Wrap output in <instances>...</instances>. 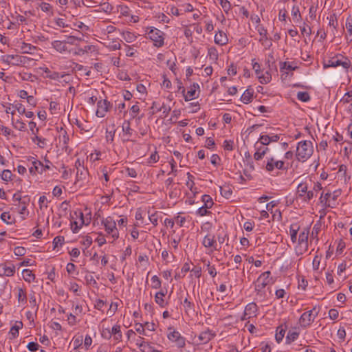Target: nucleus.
Segmentation results:
<instances>
[{"mask_svg": "<svg viewBox=\"0 0 352 352\" xmlns=\"http://www.w3.org/2000/svg\"><path fill=\"white\" fill-rule=\"evenodd\" d=\"M270 274L271 273L270 271L265 272L258 276L255 282L254 289L256 292V296L260 298H264L265 296L264 288L270 283L271 280L270 278Z\"/></svg>", "mask_w": 352, "mask_h": 352, "instance_id": "nucleus-3", "label": "nucleus"}, {"mask_svg": "<svg viewBox=\"0 0 352 352\" xmlns=\"http://www.w3.org/2000/svg\"><path fill=\"white\" fill-rule=\"evenodd\" d=\"M102 224L104 226L107 234L111 235L113 241L118 239L119 232L116 228V223L111 217L102 219Z\"/></svg>", "mask_w": 352, "mask_h": 352, "instance_id": "nucleus-6", "label": "nucleus"}, {"mask_svg": "<svg viewBox=\"0 0 352 352\" xmlns=\"http://www.w3.org/2000/svg\"><path fill=\"white\" fill-rule=\"evenodd\" d=\"M289 166H292L289 162L283 160H277L274 157H271L267 158L265 164V169L268 172H272L274 169L287 170L289 168Z\"/></svg>", "mask_w": 352, "mask_h": 352, "instance_id": "nucleus-7", "label": "nucleus"}, {"mask_svg": "<svg viewBox=\"0 0 352 352\" xmlns=\"http://www.w3.org/2000/svg\"><path fill=\"white\" fill-rule=\"evenodd\" d=\"M197 89H199V85L197 83L194 82L190 86V90L188 91L186 93V92L184 93V95L183 96L184 98V100L186 101H188V100H190L196 98L197 96L195 95H196Z\"/></svg>", "mask_w": 352, "mask_h": 352, "instance_id": "nucleus-18", "label": "nucleus"}, {"mask_svg": "<svg viewBox=\"0 0 352 352\" xmlns=\"http://www.w3.org/2000/svg\"><path fill=\"white\" fill-rule=\"evenodd\" d=\"M23 279L28 283L32 282L35 278L34 274L29 269H25L23 270Z\"/></svg>", "mask_w": 352, "mask_h": 352, "instance_id": "nucleus-34", "label": "nucleus"}, {"mask_svg": "<svg viewBox=\"0 0 352 352\" xmlns=\"http://www.w3.org/2000/svg\"><path fill=\"white\" fill-rule=\"evenodd\" d=\"M329 25L330 26L333 27L335 29L337 28V26H338V19H337V16H336V14H331L330 16Z\"/></svg>", "mask_w": 352, "mask_h": 352, "instance_id": "nucleus-57", "label": "nucleus"}, {"mask_svg": "<svg viewBox=\"0 0 352 352\" xmlns=\"http://www.w3.org/2000/svg\"><path fill=\"white\" fill-rule=\"evenodd\" d=\"M300 230V226L296 223L291 224L289 227V234L291 237V241L292 243H295L297 241V234Z\"/></svg>", "mask_w": 352, "mask_h": 352, "instance_id": "nucleus-23", "label": "nucleus"}, {"mask_svg": "<svg viewBox=\"0 0 352 352\" xmlns=\"http://www.w3.org/2000/svg\"><path fill=\"white\" fill-rule=\"evenodd\" d=\"M208 55L209 58L213 60H217L218 59V52L214 47L208 48Z\"/></svg>", "mask_w": 352, "mask_h": 352, "instance_id": "nucleus-44", "label": "nucleus"}, {"mask_svg": "<svg viewBox=\"0 0 352 352\" xmlns=\"http://www.w3.org/2000/svg\"><path fill=\"white\" fill-rule=\"evenodd\" d=\"M316 308L314 307L311 310L304 312L300 319L299 324L302 328H307L314 321V319L318 316V311H316Z\"/></svg>", "mask_w": 352, "mask_h": 352, "instance_id": "nucleus-8", "label": "nucleus"}, {"mask_svg": "<svg viewBox=\"0 0 352 352\" xmlns=\"http://www.w3.org/2000/svg\"><path fill=\"white\" fill-rule=\"evenodd\" d=\"M214 42L215 43L223 45L227 43L228 42V38L225 32L223 31H219L215 35H214Z\"/></svg>", "mask_w": 352, "mask_h": 352, "instance_id": "nucleus-24", "label": "nucleus"}, {"mask_svg": "<svg viewBox=\"0 0 352 352\" xmlns=\"http://www.w3.org/2000/svg\"><path fill=\"white\" fill-rule=\"evenodd\" d=\"M0 273L6 276H12L15 273V266L12 264L10 265H0Z\"/></svg>", "mask_w": 352, "mask_h": 352, "instance_id": "nucleus-17", "label": "nucleus"}, {"mask_svg": "<svg viewBox=\"0 0 352 352\" xmlns=\"http://www.w3.org/2000/svg\"><path fill=\"white\" fill-rule=\"evenodd\" d=\"M228 239V235L224 232H221L217 233V241L218 243L219 247H221V245L225 242L226 239Z\"/></svg>", "mask_w": 352, "mask_h": 352, "instance_id": "nucleus-42", "label": "nucleus"}, {"mask_svg": "<svg viewBox=\"0 0 352 352\" xmlns=\"http://www.w3.org/2000/svg\"><path fill=\"white\" fill-rule=\"evenodd\" d=\"M309 234V229L308 228H304L299 234L298 239H297L298 245L301 248L300 254L305 252L308 249V236Z\"/></svg>", "mask_w": 352, "mask_h": 352, "instance_id": "nucleus-11", "label": "nucleus"}, {"mask_svg": "<svg viewBox=\"0 0 352 352\" xmlns=\"http://www.w3.org/2000/svg\"><path fill=\"white\" fill-rule=\"evenodd\" d=\"M338 194H336V192H334L333 194L328 192L325 193L324 195L322 194L320 200L322 204L326 207L333 208L335 206V201L337 199Z\"/></svg>", "mask_w": 352, "mask_h": 352, "instance_id": "nucleus-13", "label": "nucleus"}, {"mask_svg": "<svg viewBox=\"0 0 352 352\" xmlns=\"http://www.w3.org/2000/svg\"><path fill=\"white\" fill-rule=\"evenodd\" d=\"M255 147L256 148V151L254 154V158L255 160H260L263 158V157L265 155L268 148L265 146H258V142H256L255 144Z\"/></svg>", "mask_w": 352, "mask_h": 352, "instance_id": "nucleus-21", "label": "nucleus"}, {"mask_svg": "<svg viewBox=\"0 0 352 352\" xmlns=\"http://www.w3.org/2000/svg\"><path fill=\"white\" fill-rule=\"evenodd\" d=\"M82 340H83L82 336H79L73 340V345H74V349H77L82 345Z\"/></svg>", "mask_w": 352, "mask_h": 352, "instance_id": "nucleus-61", "label": "nucleus"}, {"mask_svg": "<svg viewBox=\"0 0 352 352\" xmlns=\"http://www.w3.org/2000/svg\"><path fill=\"white\" fill-rule=\"evenodd\" d=\"M312 181L311 179L306 180L298 184L297 186V195L298 197L302 199L303 201L308 202L311 200L316 194L311 190Z\"/></svg>", "mask_w": 352, "mask_h": 352, "instance_id": "nucleus-2", "label": "nucleus"}, {"mask_svg": "<svg viewBox=\"0 0 352 352\" xmlns=\"http://www.w3.org/2000/svg\"><path fill=\"white\" fill-rule=\"evenodd\" d=\"M160 159V156L155 148V151L151 154L150 157L148 158L147 163L148 164H153L158 162Z\"/></svg>", "mask_w": 352, "mask_h": 352, "instance_id": "nucleus-46", "label": "nucleus"}, {"mask_svg": "<svg viewBox=\"0 0 352 352\" xmlns=\"http://www.w3.org/2000/svg\"><path fill=\"white\" fill-rule=\"evenodd\" d=\"M15 58V61H13L12 65L19 66L24 65L31 60L30 58L23 56H19L16 57H14Z\"/></svg>", "mask_w": 352, "mask_h": 352, "instance_id": "nucleus-31", "label": "nucleus"}, {"mask_svg": "<svg viewBox=\"0 0 352 352\" xmlns=\"http://www.w3.org/2000/svg\"><path fill=\"white\" fill-rule=\"evenodd\" d=\"M183 305L185 307L186 311H190L194 309V304L189 301L187 298H186L183 302Z\"/></svg>", "mask_w": 352, "mask_h": 352, "instance_id": "nucleus-60", "label": "nucleus"}, {"mask_svg": "<svg viewBox=\"0 0 352 352\" xmlns=\"http://www.w3.org/2000/svg\"><path fill=\"white\" fill-rule=\"evenodd\" d=\"M17 299L19 304L24 305L27 302V296L25 289L21 287H17Z\"/></svg>", "mask_w": 352, "mask_h": 352, "instance_id": "nucleus-25", "label": "nucleus"}, {"mask_svg": "<svg viewBox=\"0 0 352 352\" xmlns=\"http://www.w3.org/2000/svg\"><path fill=\"white\" fill-rule=\"evenodd\" d=\"M292 15L293 16L294 20L296 21V22H298L300 20H301V15L298 6H293L292 10Z\"/></svg>", "mask_w": 352, "mask_h": 352, "instance_id": "nucleus-43", "label": "nucleus"}, {"mask_svg": "<svg viewBox=\"0 0 352 352\" xmlns=\"http://www.w3.org/2000/svg\"><path fill=\"white\" fill-rule=\"evenodd\" d=\"M285 329H283L281 327L277 328L276 333L275 335V339L278 343H280L283 340V339L285 336Z\"/></svg>", "mask_w": 352, "mask_h": 352, "instance_id": "nucleus-40", "label": "nucleus"}, {"mask_svg": "<svg viewBox=\"0 0 352 352\" xmlns=\"http://www.w3.org/2000/svg\"><path fill=\"white\" fill-rule=\"evenodd\" d=\"M215 336V333H213L211 330L207 329L201 332L199 336V339L204 343H207L210 340H211Z\"/></svg>", "mask_w": 352, "mask_h": 352, "instance_id": "nucleus-19", "label": "nucleus"}, {"mask_svg": "<svg viewBox=\"0 0 352 352\" xmlns=\"http://www.w3.org/2000/svg\"><path fill=\"white\" fill-rule=\"evenodd\" d=\"M168 333L167 338L170 341L175 342L176 346L179 348L185 346L186 338L182 336L179 331L175 330L172 327H168Z\"/></svg>", "mask_w": 352, "mask_h": 352, "instance_id": "nucleus-9", "label": "nucleus"}, {"mask_svg": "<svg viewBox=\"0 0 352 352\" xmlns=\"http://www.w3.org/2000/svg\"><path fill=\"white\" fill-rule=\"evenodd\" d=\"M69 54H72L75 56H80L84 54L82 52V47L78 43V46H76L75 48H71L69 50Z\"/></svg>", "mask_w": 352, "mask_h": 352, "instance_id": "nucleus-50", "label": "nucleus"}, {"mask_svg": "<svg viewBox=\"0 0 352 352\" xmlns=\"http://www.w3.org/2000/svg\"><path fill=\"white\" fill-rule=\"evenodd\" d=\"M64 41L66 43L67 45H72L78 46V43H80V41H82V38L74 36H67L66 39Z\"/></svg>", "mask_w": 352, "mask_h": 352, "instance_id": "nucleus-35", "label": "nucleus"}, {"mask_svg": "<svg viewBox=\"0 0 352 352\" xmlns=\"http://www.w3.org/2000/svg\"><path fill=\"white\" fill-rule=\"evenodd\" d=\"M297 99L302 102H308L311 98L308 92L307 91H299L297 94Z\"/></svg>", "mask_w": 352, "mask_h": 352, "instance_id": "nucleus-39", "label": "nucleus"}, {"mask_svg": "<svg viewBox=\"0 0 352 352\" xmlns=\"http://www.w3.org/2000/svg\"><path fill=\"white\" fill-rule=\"evenodd\" d=\"M112 104L107 100H100L97 102L96 116L99 118H103L106 113L111 109Z\"/></svg>", "mask_w": 352, "mask_h": 352, "instance_id": "nucleus-12", "label": "nucleus"}, {"mask_svg": "<svg viewBox=\"0 0 352 352\" xmlns=\"http://www.w3.org/2000/svg\"><path fill=\"white\" fill-rule=\"evenodd\" d=\"M313 151L314 148L311 141H301L296 148V158L298 161L304 162L311 156Z\"/></svg>", "mask_w": 352, "mask_h": 352, "instance_id": "nucleus-1", "label": "nucleus"}, {"mask_svg": "<svg viewBox=\"0 0 352 352\" xmlns=\"http://www.w3.org/2000/svg\"><path fill=\"white\" fill-rule=\"evenodd\" d=\"M279 138L275 135L272 138H270L268 135H262L260 138V144L261 146L267 145L271 141H276Z\"/></svg>", "mask_w": 352, "mask_h": 352, "instance_id": "nucleus-33", "label": "nucleus"}, {"mask_svg": "<svg viewBox=\"0 0 352 352\" xmlns=\"http://www.w3.org/2000/svg\"><path fill=\"white\" fill-rule=\"evenodd\" d=\"M259 41L262 43L265 49H270L272 45L271 40L269 39L267 36H265V38H260Z\"/></svg>", "mask_w": 352, "mask_h": 352, "instance_id": "nucleus-56", "label": "nucleus"}, {"mask_svg": "<svg viewBox=\"0 0 352 352\" xmlns=\"http://www.w3.org/2000/svg\"><path fill=\"white\" fill-rule=\"evenodd\" d=\"M65 241V239L62 236H56L54 239L53 243L54 245V248H58V246H61Z\"/></svg>", "mask_w": 352, "mask_h": 352, "instance_id": "nucleus-53", "label": "nucleus"}, {"mask_svg": "<svg viewBox=\"0 0 352 352\" xmlns=\"http://www.w3.org/2000/svg\"><path fill=\"white\" fill-rule=\"evenodd\" d=\"M30 199L28 196H24L21 203L15 204L16 206L19 207L18 212L21 214H24L27 211V206L30 203Z\"/></svg>", "mask_w": 352, "mask_h": 352, "instance_id": "nucleus-20", "label": "nucleus"}, {"mask_svg": "<svg viewBox=\"0 0 352 352\" xmlns=\"http://www.w3.org/2000/svg\"><path fill=\"white\" fill-rule=\"evenodd\" d=\"M20 48L23 54H31V51L36 50V47L30 43L22 42Z\"/></svg>", "mask_w": 352, "mask_h": 352, "instance_id": "nucleus-32", "label": "nucleus"}, {"mask_svg": "<svg viewBox=\"0 0 352 352\" xmlns=\"http://www.w3.org/2000/svg\"><path fill=\"white\" fill-rule=\"evenodd\" d=\"M222 146L225 151H232L234 148V142L232 140H224Z\"/></svg>", "mask_w": 352, "mask_h": 352, "instance_id": "nucleus-38", "label": "nucleus"}, {"mask_svg": "<svg viewBox=\"0 0 352 352\" xmlns=\"http://www.w3.org/2000/svg\"><path fill=\"white\" fill-rule=\"evenodd\" d=\"M166 294H167V289H162L160 292H157L155 295V301L161 307H164L167 305V302L165 301V300L164 298Z\"/></svg>", "mask_w": 352, "mask_h": 352, "instance_id": "nucleus-16", "label": "nucleus"}, {"mask_svg": "<svg viewBox=\"0 0 352 352\" xmlns=\"http://www.w3.org/2000/svg\"><path fill=\"white\" fill-rule=\"evenodd\" d=\"M111 335L113 336L115 340L118 342L122 340V334L119 324H116L112 327Z\"/></svg>", "mask_w": 352, "mask_h": 352, "instance_id": "nucleus-27", "label": "nucleus"}, {"mask_svg": "<svg viewBox=\"0 0 352 352\" xmlns=\"http://www.w3.org/2000/svg\"><path fill=\"white\" fill-rule=\"evenodd\" d=\"M12 175V172L10 170H3L1 173V179L8 182L11 179Z\"/></svg>", "mask_w": 352, "mask_h": 352, "instance_id": "nucleus-55", "label": "nucleus"}, {"mask_svg": "<svg viewBox=\"0 0 352 352\" xmlns=\"http://www.w3.org/2000/svg\"><path fill=\"white\" fill-rule=\"evenodd\" d=\"M298 67L296 66L293 67L289 63H287V62H280V70L283 73L282 78H283V75L285 74L287 75V72H285V70L287 71H292L296 69Z\"/></svg>", "mask_w": 352, "mask_h": 352, "instance_id": "nucleus-28", "label": "nucleus"}, {"mask_svg": "<svg viewBox=\"0 0 352 352\" xmlns=\"http://www.w3.org/2000/svg\"><path fill=\"white\" fill-rule=\"evenodd\" d=\"M339 55H336L328 60L327 64L324 65V67H336L338 66H342L344 69H348L351 67V61L347 58H344L345 60L342 61L338 58Z\"/></svg>", "mask_w": 352, "mask_h": 352, "instance_id": "nucleus-10", "label": "nucleus"}, {"mask_svg": "<svg viewBox=\"0 0 352 352\" xmlns=\"http://www.w3.org/2000/svg\"><path fill=\"white\" fill-rule=\"evenodd\" d=\"M253 98V91L246 89L241 97V100L244 104H248L252 102Z\"/></svg>", "mask_w": 352, "mask_h": 352, "instance_id": "nucleus-29", "label": "nucleus"}, {"mask_svg": "<svg viewBox=\"0 0 352 352\" xmlns=\"http://www.w3.org/2000/svg\"><path fill=\"white\" fill-rule=\"evenodd\" d=\"M202 201L206 208H210L213 205V201L210 195H204L202 196Z\"/></svg>", "mask_w": 352, "mask_h": 352, "instance_id": "nucleus-48", "label": "nucleus"}, {"mask_svg": "<svg viewBox=\"0 0 352 352\" xmlns=\"http://www.w3.org/2000/svg\"><path fill=\"white\" fill-rule=\"evenodd\" d=\"M152 287L159 289L161 287L162 282L157 276L155 275L151 278Z\"/></svg>", "mask_w": 352, "mask_h": 352, "instance_id": "nucleus-49", "label": "nucleus"}, {"mask_svg": "<svg viewBox=\"0 0 352 352\" xmlns=\"http://www.w3.org/2000/svg\"><path fill=\"white\" fill-rule=\"evenodd\" d=\"M320 264V258L318 255H316L314 258V260L312 262L313 269L314 271H317L319 270Z\"/></svg>", "mask_w": 352, "mask_h": 352, "instance_id": "nucleus-59", "label": "nucleus"}, {"mask_svg": "<svg viewBox=\"0 0 352 352\" xmlns=\"http://www.w3.org/2000/svg\"><path fill=\"white\" fill-rule=\"evenodd\" d=\"M23 327V323L21 321H16L10 331L11 338H15L19 336V330Z\"/></svg>", "mask_w": 352, "mask_h": 352, "instance_id": "nucleus-26", "label": "nucleus"}, {"mask_svg": "<svg viewBox=\"0 0 352 352\" xmlns=\"http://www.w3.org/2000/svg\"><path fill=\"white\" fill-rule=\"evenodd\" d=\"M150 221L153 224L154 226L158 224V213L155 212L148 217Z\"/></svg>", "mask_w": 352, "mask_h": 352, "instance_id": "nucleus-63", "label": "nucleus"}, {"mask_svg": "<svg viewBox=\"0 0 352 352\" xmlns=\"http://www.w3.org/2000/svg\"><path fill=\"white\" fill-rule=\"evenodd\" d=\"M219 4L226 13H228L232 8V5L228 0H219Z\"/></svg>", "mask_w": 352, "mask_h": 352, "instance_id": "nucleus-45", "label": "nucleus"}, {"mask_svg": "<svg viewBox=\"0 0 352 352\" xmlns=\"http://www.w3.org/2000/svg\"><path fill=\"white\" fill-rule=\"evenodd\" d=\"M123 38L127 43H132L135 40L136 36L132 32H126L123 33Z\"/></svg>", "mask_w": 352, "mask_h": 352, "instance_id": "nucleus-47", "label": "nucleus"}, {"mask_svg": "<svg viewBox=\"0 0 352 352\" xmlns=\"http://www.w3.org/2000/svg\"><path fill=\"white\" fill-rule=\"evenodd\" d=\"M34 136L31 138L32 141L36 143L39 147L43 148L46 145V140L45 138H41L36 135V133H33Z\"/></svg>", "mask_w": 352, "mask_h": 352, "instance_id": "nucleus-36", "label": "nucleus"}, {"mask_svg": "<svg viewBox=\"0 0 352 352\" xmlns=\"http://www.w3.org/2000/svg\"><path fill=\"white\" fill-rule=\"evenodd\" d=\"M202 245L208 250L207 254H212L214 251H219L221 247H219L216 236L212 233H207L204 237Z\"/></svg>", "mask_w": 352, "mask_h": 352, "instance_id": "nucleus-5", "label": "nucleus"}, {"mask_svg": "<svg viewBox=\"0 0 352 352\" xmlns=\"http://www.w3.org/2000/svg\"><path fill=\"white\" fill-rule=\"evenodd\" d=\"M257 310V305L254 302L249 303L245 306V316L251 318L252 316L256 315Z\"/></svg>", "mask_w": 352, "mask_h": 352, "instance_id": "nucleus-22", "label": "nucleus"}, {"mask_svg": "<svg viewBox=\"0 0 352 352\" xmlns=\"http://www.w3.org/2000/svg\"><path fill=\"white\" fill-rule=\"evenodd\" d=\"M107 47L111 50H117L121 48V45L117 41H112L111 43H109Z\"/></svg>", "mask_w": 352, "mask_h": 352, "instance_id": "nucleus-54", "label": "nucleus"}, {"mask_svg": "<svg viewBox=\"0 0 352 352\" xmlns=\"http://www.w3.org/2000/svg\"><path fill=\"white\" fill-rule=\"evenodd\" d=\"M258 78L259 82L261 84H267L272 80V76H269L267 75H264V74L258 75Z\"/></svg>", "mask_w": 352, "mask_h": 352, "instance_id": "nucleus-52", "label": "nucleus"}, {"mask_svg": "<svg viewBox=\"0 0 352 352\" xmlns=\"http://www.w3.org/2000/svg\"><path fill=\"white\" fill-rule=\"evenodd\" d=\"M66 271L70 275L78 274V272L76 270V266L72 263H67L66 266Z\"/></svg>", "mask_w": 352, "mask_h": 352, "instance_id": "nucleus-41", "label": "nucleus"}, {"mask_svg": "<svg viewBox=\"0 0 352 352\" xmlns=\"http://www.w3.org/2000/svg\"><path fill=\"white\" fill-rule=\"evenodd\" d=\"M11 219L12 218L9 212H4L1 214V219L7 224L12 223V221H10Z\"/></svg>", "mask_w": 352, "mask_h": 352, "instance_id": "nucleus-58", "label": "nucleus"}, {"mask_svg": "<svg viewBox=\"0 0 352 352\" xmlns=\"http://www.w3.org/2000/svg\"><path fill=\"white\" fill-rule=\"evenodd\" d=\"M39 344L37 342H29L27 345V348L29 351L32 352H34L38 349Z\"/></svg>", "mask_w": 352, "mask_h": 352, "instance_id": "nucleus-62", "label": "nucleus"}, {"mask_svg": "<svg viewBox=\"0 0 352 352\" xmlns=\"http://www.w3.org/2000/svg\"><path fill=\"white\" fill-rule=\"evenodd\" d=\"M28 161L32 164V166L29 168L31 174L42 173L45 170L44 164L39 160H35L34 157H30Z\"/></svg>", "mask_w": 352, "mask_h": 352, "instance_id": "nucleus-14", "label": "nucleus"}, {"mask_svg": "<svg viewBox=\"0 0 352 352\" xmlns=\"http://www.w3.org/2000/svg\"><path fill=\"white\" fill-rule=\"evenodd\" d=\"M16 56H19V55H3L1 56V60L7 65H12L13 61H15V58L14 57Z\"/></svg>", "mask_w": 352, "mask_h": 352, "instance_id": "nucleus-37", "label": "nucleus"}, {"mask_svg": "<svg viewBox=\"0 0 352 352\" xmlns=\"http://www.w3.org/2000/svg\"><path fill=\"white\" fill-rule=\"evenodd\" d=\"M146 34L148 35V38L153 42L155 47H161L164 45L165 34L162 31L154 27H149L147 28Z\"/></svg>", "mask_w": 352, "mask_h": 352, "instance_id": "nucleus-4", "label": "nucleus"}, {"mask_svg": "<svg viewBox=\"0 0 352 352\" xmlns=\"http://www.w3.org/2000/svg\"><path fill=\"white\" fill-rule=\"evenodd\" d=\"M299 336V333L297 331H289L287 335L285 338V343L287 344H290L292 342H294L298 339Z\"/></svg>", "mask_w": 352, "mask_h": 352, "instance_id": "nucleus-30", "label": "nucleus"}, {"mask_svg": "<svg viewBox=\"0 0 352 352\" xmlns=\"http://www.w3.org/2000/svg\"><path fill=\"white\" fill-rule=\"evenodd\" d=\"M346 28L347 32L350 34L352 35V18L349 16L346 21Z\"/></svg>", "mask_w": 352, "mask_h": 352, "instance_id": "nucleus-64", "label": "nucleus"}, {"mask_svg": "<svg viewBox=\"0 0 352 352\" xmlns=\"http://www.w3.org/2000/svg\"><path fill=\"white\" fill-rule=\"evenodd\" d=\"M52 46L54 49H55L57 52L60 53H69L70 48L67 45L65 41H54L52 42Z\"/></svg>", "mask_w": 352, "mask_h": 352, "instance_id": "nucleus-15", "label": "nucleus"}, {"mask_svg": "<svg viewBox=\"0 0 352 352\" xmlns=\"http://www.w3.org/2000/svg\"><path fill=\"white\" fill-rule=\"evenodd\" d=\"M221 194L226 198H230L232 194V191L228 187H220Z\"/></svg>", "mask_w": 352, "mask_h": 352, "instance_id": "nucleus-51", "label": "nucleus"}]
</instances>
